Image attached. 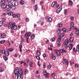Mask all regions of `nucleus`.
Returning <instances> with one entry per match:
<instances>
[{
  "label": "nucleus",
  "instance_id": "nucleus-15",
  "mask_svg": "<svg viewBox=\"0 0 79 79\" xmlns=\"http://www.w3.org/2000/svg\"><path fill=\"white\" fill-rule=\"evenodd\" d=\"M1 38L3 39L4 38H5L6 37V35L5 34L2 33L1 35Z\"/></svg>",
  "mask_w": 79,
  "mask_h": 79
},
{
  "label": "nucleus",
  "instance_id": "nucleus-42",
  "mask_svg": "<svg viewBox=\"0 0 79 79\" xmlns=\"http://www.w3.org/2000/svg\"><path fill=\"white\" fill-rule=\"evenodd\" d=\"M52 77H55V75L54 73H52Z\"/></svg>",
  "mask_w": 79,
  "mask_h": 79
},
{
  "label": "nucleus",
  "instance_id": "nucleus-44",
  "mask_svg": "<svg viewBox=\"0 0 79 79\" xmlns=\"http://www.w3.org/2000/svg\"><path fill=\"white\" fill-rule=\"evenodd\" d=\"M79 66V65L77 64H76L75 65V68H77L78 67V66Z\"/></svg>",
  "mask_w": 79,
  "mask_h": 79
},
{
  "label": "nucleus",
  "instance_id": "nucleus-7",
  "mask_svg": "<svg viewBox=\"0 0 79 79\" xmlns=\"http://www.w3.org/2000/svg\"><path fill=\"white\" fill-rule=\"evenodd\" d=\"M31 34L32 33L31 32H27L26 34H25L24 36L25 37H28V38H29V36L31 35Z\"/></svg>",
  "mask_w": 79,
  "mask_h": 79
},
{
  "label": "nucleus",
  "instance_id": "nucleus-52",
  "mask_svg": "<svg viewBox=\"0 0 79 79\" xmlns=\"http://www.w3.org/2000/svg\"><path fill=\"white\" fill-rule=\"evenodd\" d=\"M60 44H61V43H60V42H58V43H57L58 46L59 47H60Z\"/></svg>",
  "mask_w": 79,
  "mask_h": 79
},
{
  "label": "nucleus",
  "instance_id": "nucleus-8",
  "mask_svg": "<svg viewBox=\"0 0 79 79\" xmlns=\"http://www.w3.org/2000/svg\"><path fill=\"white\" fill-rule=\"evenodd\" d=\"M7 5L6 4H3L1 5V7L2 8H6L8 10V9L7 8Z\"/></svg>",
  "mask_w": 79,
  "mask_h": 79
},
{
  "label": "nucleus",
  "instance_id": "nucleus-58",
  "mask_svg": "<svg viewBox=\"0 0 79 79\" xmlns=\"http://www.w3.org/2000/svg\"><path fill=\"white\" fill-rule=\"evenodd\" d=\"M24 63V61L23 60H22V61H20V63L21 64H22L23 63Z\"/></svg>",
  "mask_w": 79,
  "mask_h": 79
},
{
  "label": "nucleus",
  "instance_id": "nucleus-38",
  "mask_svg": "<svg viewBox=\"0 0 79 79\" xmlns=\"http://www.w3.org/2000/svg\"><path fill=\"white\" fill-rule=\"evenodd\" d=\"M62 31L64 32H66V28H64L62 29Z\"/></svg>",
  "mask_w": 79,
  "mask_h": 79
},
{
  "label": "nucleus",
  "instance_id": "nucleus-1",
  "mask_svg": "<svg viewBox=\"0 0 79 79\" xmlns=\"http://www.w3.org/2000/svg\"><path fill=\"white\" fill-rule=\"evenodd\" d=\"M14 73L15 75H17V79H23L24 74L21 69H19L18 67L16 68Z\"/></svg>",
  "mask_w": 79,
  "mask_h": 79
},
{
  "label": "nucleus",
  "instance_id": "nucleus-37",
  "mask_svg": "<svg viewBox=\"0 0 79 79\" xmlns=\"http://www.w3.org/2000/svg\"><path fill=\"white\" fill-rule=\"evenodd\" d=\"M20 17V15L17 14L15 15V18H19Z\"/></svg>",
  "mask_w": 79,
  "mask_h": 79
},
{
  "label": "nucleus",
  "instance_id": "nucleus-21",
  "mask_svg": "<svg viewBox=\"0 0 79 79\" xmlns=\"http://www.w3.org/2000/svg\"><path fill=\"white\" fill-rule=\"evenodd\" d=\"M31 40H32L34 39V38H35V35H34V34H32L31 36Z\"/></svg>",
  "mask_w": 79,
  "mask_h": 79
},
{
  "label": "nucleus",
  "instance_id": "nucleus-60",
  "mask_svg": "<svg viewBox=\"0 0 79 79\" xmlns=\"http://www.w3.org/2000/svg\"><path fill=\"white\" fill-rule=\"evenodd\" d=\"M19 47L20 48H23V45H20L19 46Z\"/></svg>",
  "mask_w": 79,
  "mask_h": 79
},
{
  "label": "nucleus",
  "instance_id": "nucleus-26",
  "mask_svg": "<svg viewBox=\"0 0 79 79\" xmlns=\"http://www.w3.org/2000/svg\"><path fill=\"white\" fill-rule=\"evenodd\" d=\"M36 53L37 55H38V56H40V54L41 53L39 51V50H37Z\"/></svg>",
  "mask_w": 79,
  "mask_h": 79
},
{
  "label": "nucleus",
  "instance_id": "nucleus-25",
  "mask_svg": "<svg viewBox=\"0 0 79 79\" xmlns=\"http://www.w3.org/2000/svg\"><path fill=\"white\" fill-rule=\"evenodd\" d=\"M26 38V41L27 42V44H28L29 43V38L28 37H25Z\"/></svg>",
  "mask_w": 79,
  "mask_h": 79
},
{
  "label": "nucleus",
  "instance_id": "nucleus-5",
  "mask_svg": "<svg viewBox=\"0 0 79 79\" xmlns=\"http://www.w3.org/2000/svg\"><path fill=\"white\" fill-rule=\"evenodd\" d=\"M44 72H43V74L44 76H45V77L47 78H48V74H49L47 73V71H46V70H44Z\"/></svg>",
  "mask_w": 79,
  "mask_h": 79
},
{
  "label": "nucleus",
  "instance_id": "nucleus-40",
  "mask_svg": "<svg viewBox=\"0 0 79 79\" xmlns=\"http://www.w3.org/2000/svg\"><path fill=\"white\" fill-rule=\"evenodd\" d=\"M3 69L1 67H0V72L2 73V72H3Z\"/></svg>",
  "mask_w": 79,
  "mask_h": 79
},
{
  "label": "nucleus",
  "instance_id": "nucleus-51",
  "mask_svg": "<svg viewBox=\"0 0 79 79\" xmlns=\"http://www.w3.org/2000/svg\"><path fill=\"white\" fill-rule=\"evenodd\" d=\"M45 66H46V64H45V63H44L43 64V68H45Z\"/></svg>",
  "mask_w": 79,
  "mask_h": 79
},
{
  "label": "nucleus",
  "instance_id": "nucleus-56",
  "mask_svg": "<svg viewBox=\"0 0 79 79\" xmlns=\"http://www.w3.org/2000/svg\"><path fill=\"white\" fill-rule=\"evenodd\" d=\"M73 29H74L75 30H76V31H77V30H78L77 28V27H73Z\"/></svg>",
  "mask_w": 79,
  "mask_h": 79
},
{
  "label": "nucleus",
  "instance_id": "nucleus-43",
  "mask_svg": "<svg viewBox=\"0 0 79 79\" xmlns=\"http://www.w3.org/2000/svg\"><path fill=\"white\" fill-rule=\"evenodd\" d=\"M0 42L1 44H4L5 42V41H1Z\"/></svg>",
  "mask_w": 79,
  "mask_h": 79
},
{
  "label": "nucleus",
  "instance_id": "nucleus-46",
  "mask_svg": "<svg viewBox=\"0 0 79 79\" xmlns=\"http://www.w3.org/2000/svg\"><path fill=\"white\" fill-rule=\"evenodd\" d=\"M43 57H44V58H45V57H46V56H47V55H46V54L44 53L43 55Z\"/></svg>",
  "mask_w": 79,
  "mask_h": 79
},
{
  "label": "nucleus",
  "instance_id": "nucleus-64",
  "mask_svg": "<svg viewBox=\"0 0 79 79\" xmlns=\"http://www.w3.org/2000/svg\"><path fill=\"white\" fill-rule=\"evenodd\" d=\"M25 32V30H23V31H21V34H23V33H24Z\"/></svg>",
  "mask_w": 79,
  "mask_h": 79
},
{
  "label": "nucleus",
  "instance_id": "nucleus-63",
  "mask_svg": "<svg viewBox=\"0 0 79 79\" xmlns=\"http://www.w3.org/2000/svg\"><path fill=\"white\" fill-rule=\"evenodd\" d=\"M67 12V10H64V13L65 15H66V12Z\"/></svg>",
  "mask_w": 79,
  "mask_h": 79
},
{
  "label": "nucleus",
  "instance_id": "nucleus-29",
  "mask_svg": "<svg viewBox=\"0 0 79 79\" xmlns=\"http://www.w3.org/2000/svg\"><path fill=\"white\" fill-rule=\"evenodd\" d=\"M50 41H51V42H55V39L54 38H52L51 39Z\"/></svg>",
  "mask_w": 79,
  "mask_h": 79
},
{
  "label": "nucleus",
  "instance_id": "nucleus-49",
  "mask_svg": "<svg viewBox=\"0 0 79 79\" xmlns=\"http://www.w3.org/2000/svg\"><path fill=\"white\" fill-rule=\"evenodd\" d=\"M29 18H26L25 19V21H26V22H27V21H29Z\"/></svg>",
  "mask_w": 79,
  "mask_h": 79
},
{
  "label": "nucleus",
  "instance_id": "nucleus-53",
  "mask_svg": "<svg viewBox=\"0 0 79 79\" xmlns=\"http://www.w3.org/2000/svg\"><path fill=\"white\" fill-rule=\"evenodd\" d=\"M51 67L52 65H49L48 66V68H49V69H50V68H51Z\"/></svg>",
  "mask_w": 79,
  "mask_h": 79
},
{
  "label": "nucleus",
  "instance_id": "nucleus-28",
  "mask_svg": "<svg viewBox=\"0 0 79 79\" xmlns=\"http://www.w3.org/2000/svg\"><path fill=\"white\" fill-rule=\"evenodd\" d=\"M3 58L4 59V60H5V61H6L7 60H8V57H7L4 56H3Z\"/></svg>",
  "mask_w": 79,
  "mask_h": 79
},
{
  "label": "nucleus",
  "instance_id": "nucleus-24",
  "mask_svg": "<svg viewBox=\"0 0 79 79\" xmlns=\"http://www.w3.org/2000/svg\"><path fill=\"white\" fill-rule=\"evenodd\" d=\"M7 15H9V16H10V15H13V12H10V13H7Z\"/></svg>",
  "mask_w": 79,
  "mask_h": 79
},
{
  "label": "nucleus",
  "instance_id": "nucleus-12",
  "mask_svg": "<svg viewBox=\"0 0 79 79\" xmlns=\"http://www.w3.org/2000/svg\"><path fill=\"white\" fill-rule=\"evenodd\" d=\"M57 34H58V35H60L61 34V29H60V28H58V29H57Z\"/></svg>",
  "mask_w": 79,
  "mask_h": 79
},
{
  "label": "nucleus",
  "instance_id": "nucleus-4",
  "mask_svg": "<svg viewBox=\"0 0 79 79\" xmlns=\"http://www.w3.org/2000/svg\"><path fill=\"white\" fill-rule=\"evenodd\" d=\"M63 63L64 64H67V65H68V63H69V62H68V61L67 60H66V59H64V58H63Z\"/></svg>",
  "mask_w": 79,
  "mask_h": 79
},
{
  "label": "nucleus",
  "instance_id": "nucleus-22",
  "mask_svg": "<svg viewBox=\"0 0 79 79\" xmlns=\"http://www.w3.org/2000/svg\"><path fill=\"white\" fill-rule=\"evenodd\" d=\"M20 3L21 5H23L24 3V2L23 0H21L20 2Z\"/></svg>",
  "mask_w": 79,
  "mask_h": 79
},
{
  "label": "nucleus",
  "instance_id": "nucleus-2",
  "mask_svg": "<svg viewBox=\"0 0 79 79\" xmlns=\"http://www.w3.org/2000/svg\"><path fill=\"white\" fill-rule=\"evenodd\" d=\"M8 4H9L7 5V8L8 9V11L10 10H11V6L13 5L11 2H9Z\"/></svg>",
  "mask_w": 79,
  "mask_h": 79
},
{
  "label": "nucleus",
  "instance_id": "nucleus-16",
  "mask_svg": "<svg viewBox=\"0 0 79 79\" xmlns=\"http://www.w3.org/2000/svg\"><path fill=\"white\" fill-rule=\"evenodd\" d=\"M56 5H57L56 2V1H54L53 2L52 4V7H53L54 6H55Z\"/></svg>",
  "mask_w": 79,
  "mask_h": 79
},
{
  "label": "nucleus",
  "instance_id": "nucleus-13",
  "mask_svg": "<svg viewBox=\"0 0 79 79\" xmlns=\"http://www.w3.org/2000/svg\"><path fill=\"white\" fill-rule=\"evenodd\" d=\"M8 28L10 29V28H11V26H12V24H13V23L11 22H10L9 23H8Z\"/></svg>",
  "mask_w": 79,
  "mask_h": 79
},
{
  "label": "nucleus",
  "instance_id": "nucleus-23",
  "mask_svg": "<svg viewBox=\"0 0 79 79\" xmlns=\"http://www.w3.org/2000/svg\"><path fill=\"white\" fill-rule=\"evenodd\" d=\"M34 8V11H37V8H38L37 6V5H35V8Z\"/></svg>",
  "mask_w": 79,
  "mask_h": 79
},
{
  "label": "nucleus",
  "instance_id": "nucleus-20",
  "mask_svg": "<svg viewBox=\"0 0 79 79\" xmlns=\"http://www.w3.org/2000/svg\"><path fill=\"white\" fill-rule=\"evenodd\" d=\"M5 50L4 49H0V53H3V52H5Z\"/></svg>",
  "mask_w": 79,
  "mask_h": 79
},
{
  "label": "nucleus",
  "instance_id": "nucleus-54",
  "mask_svg": "<svg viewBox=\"0 0 79 79\" xmlns=\"http://www.w3.org/2000/svg\"><path fill=\"white\" fill-rule=\"evenodd\" d=\"M32 62H31L30 63V66L31 67L32 66Z\"/></svg>",
  "mask_w": 79,
  "mask_h": 79
},
{
  "label": "nucleus",
  "instance_id": "nucleus-19",
  "mask_svg": "<svg viewBox=\"0 0 79 79\" xmlns=\"http://www.w3.org/2000/svg\"><path fill=\"white\" fill-rule=\"evenodd\" d=\"M60 52L61 53H63L64 52H66V50L63 49H61L60 50Z\"/></svg>",
  "mask_w": 79,
  "mask_h": 79
},
{
  "label": "nucleus",
  "instance_id": "nucleus-55",
  "mask_svg": "<svg viewBox=\"0 0 79 79\" xmlns=\"http://www.w3.org/2000/svg\"><path fill=\"white\" fill-rule=\"evenodd\" d=\"M2 21H3V22H4V21H6V19L5 18H4L2 19Z\"/></svg>",
  "mask_w": 79,
  "mask_h": 79
},
{
  "label": "nucleus",
  "instance_id": "nucleus-41",
  "mask_svg": "<svg viewBox=\"0 0 79 79\" xmlns=\"http://www.w3.org/2000/svg\"><path fill=\"white\" fill-rule=\"evenodd\" d=\"M57 54L58 56H60L61 55V53H60L59 51L57 53Z\"/></svg>",
  "mask_w": 79,
  "mask_h": 79
},
{
  "label": "nucleus",
  "instance_id": "nucleus-39",
  "mask_svg": "<svg viewBox=\"0 0 79 79\" xmlns=\"http://www.w3.org/2000/svg\"><path fill=\"white\" fill-rule=\"evenodd\" d=\"M76 34H77V35H79V30H76Z\"/></svg>",
  "mask_w": 79,
  "mask_h": 79
},
{
  "label": "nucleus",
  "instance_id": "nucleus-9",
  "mask_svg": "<svg viewBox=\"0 0 79 79\" xmlns=\"http://www.w3.org/2000/svg\"><path fill=\"white\" fill-rule=\"evenodd\" d=\"M68 47L69 50H72V48H73V45L72 44H69L68 45Z\"/></svg>",
  "mask_w": 79,
  "mask_h": 79
},
{
  "label": "nucleus",
  "instance_id": "nucleus-27",
  "mask_svg": "<svg viewBox=\"0 0 79 79\" xmlns=\"http://www.w3.org/2000/svg\"><path fill=\"white\" fill-rule=\"evenodd\" d=\"M57 26L59 27H61L63 26V24L61 23H59L57 25Z\"/></svg>",
  "mask_w": 79,
  "mask_h": 79
},
{
  "label": "nucleus",
  "instance_id": "nucleus-33",
  "mask_svg": "<svg viewBox=\"0 0 79 79\" xmlns=\"http://www.w3.org/2000/svg\"><path fill=\"white\" fill-rule=\"evenodd\" d=\"M11 8H12L13 10H15L16 9V7L13 5L11 6Z\"/></svg>",
  "mask_w": 79,
  "mask_h": 79
},
{
  "label": "nucleus",
  "instance_id": "nucleus-62",
  "mask_svg": "<svg viewBox=\"0 0 79 79\" xmlns=\"http://www.w3.org/2000/svg\"><path fill=\"white\" fill-rule=\"evenodd\" d=\"M58 52H59V51L58 50V49L55 50V52H56V53H57Z\"/></svg>",
  "mask_w": 79,
  "mask_h": 79
},
{
  "label": "nucleus",
  "instance_id": "nucleus-35",
  "mask_svg": "<svg viewBox=\"0 0 79 79\" xmlns=\"http://www.w3.org/2000/svg\"><path fill=\"white\" fill-rule=\"evenodd\" d=\"M8 51H9V52H13V49L12 48H10L9 49H8Z\"/></svg>",
  "mask_w": 79,
  "mask_h": 79
},
{
  "label": "nucleus",
  "instance_id": "nucleus-50",
  "mask_svg": "<svg viewBox=\"0 0 79 79\" xmlns=\"http://www.w3.org/2000/svg\"><path fill=\"white\" fill-rule=\"evenodd\" d=\"M3 25V22H0V26H2Z\"/></svg>",
  "mask_w": 79,
  "mask_h": 79
},
{
  "label": "nucleus",
  "instance_id": "nucleus-36",
  "mask_svg": "<svg viewBox=\"0 0 79 79\" xmlns=\"http://www.w3.org/2000/svg\"><path fill=\"white\" fill-rule=\"evenodd\" d=\"M69 4L70 5H73V2L71 1V0L69 1Z\"/></svg>",
  "mask_w": 79,
  "mask_h": 79
},
{
  "label": "nucleus",
  "instance_id": "nucleus-10",
  "mask_svg": "<svg viewBox=\"0 0 79 79\" xmlns=\"http://www.w3.org/2000/svg\"><path fill=\"white\" fill-rule=\"evenodd\" d=\"M62 10V7L60 6L56 10V13H60V11Z\"/></svg>",
  "mask_w": 79,
  "mask_h": 79
},
{
  "label": "nucleus",
  "instance_id": "nucleus-59",
  "mask_svg": "<svg viewBox=\"0 0 79 79\" xmlns=\"http://www.w3.org/2000/svg\"><path fill=\"white\" fill-rule=\"evenodd\" d=\"M75 49H76V48H74L73 49V51H75V52L76 53V52H77V51L75 50Z\"/></svg>",
  "mask_w": 79,
  "mask_h": 79
},
{
  "label": "nucleus",
  "instance_id": "nucleus-47",
  "mask_svg": "<svg viewBox=\"0 0 79 79\" xmlns=\"http://www.w3.org/2000/svg\"><path fill=\"white\" fill-rule=\"evenodd\" d=\"M36 58L37 59V60H40V57L39 56H36Z\"/></svg>",
  "mask_w": 79,
  "mask_h": 79
},
{
  "label": "nucleus",
  "instance_id": "nucleus-11",
  "mask_svg": "<svg viewBox=\"0 0 79 79\" xmlns=\"http://www.w3.org/2000/svg\"><path fill=\"white\" fill-rule=\"evenodd\" d=\"M74 23L73 22H72L71 23L70 27L69 30V31H71V29H72V27H73L74 26Z\"/></svg>",
  "mask_w": 79,
  "mask_h": 79
},
{
  "label": "nucleus",
  "instance_id": "nucleus-57",
  "mask_svg": "<svg viewBox=\"0 0 79 79\" xmlns=\"http://www.w3.org/2000/svg\"><path fill=\"white\" fill-rule=\"evenodd\" d=\"M70 19H71V20H74V17L71 16L70 18Z\"/></svg>",
  "mask_w": 79,
  "mask_h": 79
},
{
  "label": "nucleus",
  "instance_id": "nucleus-32",
  "mask_svg": "<svg viewBox=\"0 0 79 79\" xmlns=\"http://www.w3.org/2000/svg\"><path fill=\"white\" fill-rule=\"evenodd\" d=\"M5 2V0H1V4H3V3H4Z\"/></svg>",
  "mask_w": 79,
  "mask_h": 79
},
{
  "label": "nucleus",
  "instance_id": "nucleus-30",
  "mask_svg": "<svg viewBox=\"0 0 79 79\" xmlns=\"http://www.w3.org/2000/svg\"><path fill=\"white\" fill-rule=\"evenodd\" d=\"M52 59L53 60H55V59H56V57L53 55H52Z\"/></svg>",
  "mask_w": 79,
  "mask_h": 79
},
{
  "label": "nucleus",
  "instance_id": "nucleus-34",
  "mask_svg": "<svg viewBox=\"0 0 79 79\" xmlns=\"http://www.w3.org/2000/svg\"><path fill=\"white\" fill-rule=\"evenodd\" d=\"M77 51L79 52V45H77L76 48Z\"/></svg>",
  "mask_w": 79,
  "mask_h": 79
},
{
  "label": "nucleus",
  "instance_id": "nucleus-17",
  "mask_svg": "<svg viewBox=\"0 0 79 79\" xmlns=\"http://www.w3.org/2000/svg\"><path fill=\"white\" fill-rule=\"evenodd\" d=\"M48 23H50L52 21V18L51 17H50L48 19Z\"/></svg>",
  "mask_w": 79,
  "mask_h": 79
},
{
  "label": "nucleus",
  "instance_id": "nucleus-45",
  "mask_svg": "<svg viewBox=\"0 0 79 79\" xmlns=\"http://www.w3.org/2000/svg\"><path fill=\"white\" fill-rule=\"evenodd\" d=\"M21 40H22V42H24V38H23V37L21 36Z\"/></svg>",
  "mask_w": 79,
  "mask_h": 79
},
{
  "label": "nucleus",
  "instance_id": "nucleus-6",
  "mask_svg": "<svg viewBox=\"0 0 79 79\" xmlns=\"http://www.w3.org/2000/svg\"><path fill=\"white\" fill-rule=\"evenodd\" d=\"M11 29H14V30H16L17 29V26L15 24V23H13L11 26Z\"/></svg>",
  "mask_w": 79,
  "mask_h": 79
},
{
  "label": "nucleus",
  "instance_id": "nucleus-31",
  "mask_svg": "<svg viewBox=\"0 0 79 79\" xmlns=\"http://www.w3.org/2000/svg\"><path fill=\"white\" fill-rule=\"evenodd\" d=\"M24 71H25V74H27V73H28V70L26 69H24Z\"/></svg>",
  "mask_w": 79,
  "mask_h": 79
},
{
  "label": "nucleus",
  "instance_id": "nucleus-48",
  "mask_svg": "<svg viewBox=\"0 0 79 79\" xmlns=\"http://www.w3.org/2000/svg\"><path fill=\"white\" fill-rule=\"evenodd\" d=\"M14 5L15 6H17L18 5V2H15L14 3Z\"/></svg>",
  "mask_w": 79,
  "mask_h": 79
},
{
  "label": "nucleus",
  "instance_id": "nucleus-14",
  "mask_svg": "<svg viewBox=\"0 0 79 79\" xmlns=\"http://www.w3.org/2000/svg\"><path fill=\"white\" fill-rule=\"evenodd\" d=\"M3 53L6 56H9V52L8 51H4V52H3Z\"/></svg>",
  "mask_w": 79,
  "mask_h": 79
},
{
  "label": "nucleus",
  "instance_id": "nucleus-61",
  "mask_svg": "<svg viewBox=\"0 0 79 79\" xmlns=\"http://www.w3.org/2000/svg\"><path fill=\"white\" fill-rule=\"evenodd\" d=\"M64 33H62V34L61 35V37H63L64 36Z\"/></svg>",
  "mask_w": 79,
  "mask_h": 79
},
{
  "label": "nucleus",
  "instance_id": "nucleus-18",
  "mask_svg": "<svg viewBox=\"0 0 79 79\" xmlns=\"http://www.w3.org/2000/svg\"><path fill=\"white\" fill-rule=\"evenodd\" d=\"M73 40H74V38L73 37H70V42L71 43L73 42Z\"/></svg>",
  "mask_w": 79,
  "mask_h": 79
},
{
  "label": "nucleus",
  "instance_id": "nucleus-3",
  "mask_svg": "<svg viewBox=\"0 0 79 79\" xmlns=\"http://www.w3.org/2000/svg\"><path fill=\"white\" fill-rule=\"evenodd\" d=\"M69 44V41L68 40H65V42L64 43V45L66 48H68V44Z\"/></svg>",
  "mask_w": 79,
  "mask_h": 79
}]
</instances>
